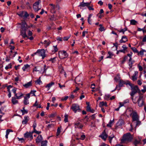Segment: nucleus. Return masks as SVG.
Returning a JSON list of instances; mask_svg holds the SVG:
<instances>
[{
    "label": "nucleus",
    "mask_w": 146,
    "mask_h": 146,
    "mask_svg": "<svg viewBox=\"0 0 146 146\" xmlns=\"http://www.w3.org/2000/svg\"><path fill=\"white\" fill-rule=\"evenodd\" d=\"M128 56H127H127H125L123 60L121 61V63L122 64L124 63L126 61V60L128 58Z\"/></svg>",
    "instance_id": "nucleus-45"
},
{
    "label": "nucleus",
    "mask_w": 146,
    "mask_h": 146,
    "mask_svg": "<svg viewBox=\"0 0 146 146\" xmlns=\"http://www.w3.org/2000/svg\"><path fill=\"white\" fill-rule=\"evenodd\" d=\"M40 2V0L35 2L33 5V8L35 12H37L41 9V7L39 6V5Z\"/></svg>",
    "instance_id": "nucleus-7"
},
{
    "label": "nucleus",
    "mask_w": 146,
    "mask_h": 146,
    "mask_svg": "<svg viewBox=\"0 0 146 146\" xmlns=\"http://www.w3.org/2000/svg\"><path fill=\"white\" fill-rule=\"evenodd\" d=\"M131 87V92L130 94L131 96L132 97L131 99L133 101L134 103H136V102H135L134 101L133 99V97L134 95L137 92L140 93V90L139 89L138 87L137 86H133L131 84V86H130Z\"/></svg>",
    "instance_id": "nucleus-2"
},
{
    "label": "nucleus",
    "mask_w": 146,
    "mask_h": 146,
    "mask_svg": "<svg viewBox=\"0 0 146 146\" xmlns=\"http://www.w3.org/2000/svg\"><path fill=\"white\" fill-rule=\"evenodd\" d=\"M54 84V82H51L47 84V85L45 86V88H47V90L48 91L49 90L50 88Z\"/></svg>",
    "instance_id": "nucleus-22"
},
{
    "label": "nucleus",
    "mask_w": 146,
    "mask_h": 146,
    "mask_svg": "<svg viewBox=\"0 0 146 146\" xmlns=\"http://www.w3.org/2000/svg\"><path fill=\"white\" fill-rule=\"evenodd\" d=\"M132 53L131 52L130 54H127V56L129 57V61H132V59L131 58L132 56Z\"/></svg>",
    "instance_id": "nucleus-47"
},
{
    "label": "nucleus",
    "mask_w": 146,
    "mask_h": 146,
    "mask_svg": "<svg viewBox=\"0 0 146 146\" xmlns=\"http://www.w3.org/2000/svg\"><path fill=\"white\" fill-rule=\"evenodd\" d=\"M38 52V55L42 57V59H43L46 57L45 51L44 49L38 50L37 51Z\"/></svg>",
    "instance_id": "nucleus-8"
},
{
    "label": "nucleus",
    "mask_w": 146,
    "mask_h": 146,
    "mask_svg": "<svg viewBox=\"0 0 146 146\" xmlns=\"http://www.w3.org/2000/svg\"><path fill=\"white\" fill-rule=\"evenodd\" d=\"M36 122L35 121L34 122L33 124V130L36 129L35 128L36 127Z\"/></svg>",
    "instance_id": "nucleus-54"
},
{
    "label": "nucleus",
    "mask_w": 146,
    "mask_h": 146,
    "mask_svg": "<svg viewBox=\"0 0 146 146\" xmlns=\"http://www.w3.org/2000/svg\"><path fill=\"white\" fill-rule=\"evenodd\" d=\"M35 83H37L38 84H42V82L40 80V77L37 80H36L35 81Z\"/></svg>",
    "instance_id": "nucleus-39"
},
{
    "label": "nucleus",
    "mask_w": 146,
    "mask_h": 146,
    "mask_svg": "<svg viewBox=\"0 0 146 146\" xmlns=\"http://www.w3.org/2000/svg\"><path fill=\"white\" fill-rule=\"evenodd\" d=\"M134 144L135 145V146H137V145L141 144V142H140L139 141L137 140V139H135L133 142Z\"/></svg>",
    "instance_id": "nucleus-37"
},
{
    "label": "nucleus",
    "mask_w": 146,
    "mask_h": 146,
    "mask_svg": "<svg viewBox=\"0 0 146 146\" xmlns=\"http://www.w3.org/2000/svg\"><path fill=\"white\" fill-rule=\"evenodd\" d=\"M26 30H21V35L22 36L23 38L27 37L28 39L29 37L26 34Z\"/></svg>",
    "instance_id": "nucleus-18"
},
{
    "label": "nucleus",
    "mask_w": 146,
    "mask_h": 146,
    "mask_svg": "<svg viewBox=\"0 0 146 146\" xmlns=\"http://www.w3.org/2000/svg\"><path fill=\"white\" fill-rule=\"evenodd\" d=\"M138 106L139 107H142L144 104L143 96H140L139 98L137 101Z\"/></svg>",
    "instance_id": "nucleus-11"
},
{
    "label": "nucleus",
    "mask_w": 146,
    "mask_h": 146,
    "mask_svg": "<svg viewBox=\"0 0 146 146\" xmlns=\"http://www.w3.org/2000/svg\"><path fill=\"white\" fill-rule=\"evenodd\" d=\"M5 87H7V91L8 92H11L10 91V89L13 87L11 85H9L8 86H7V85H6L5 86Z\"/></svg>",
    "instance_id": "nucleus-44"
},
{
    "label": "nucleus",
    "mask_w": 146,
    "mask_h": 146,
    "mask_svg": "<svg viewBox=\"0 0 146 146\" xmlns=\"http://www.w3.org/2000/svg\"><path fill=\"white\" fill-rule=\"evenodd\" d=\"M17 88H14L12 90V91L14 94L15 97H16L17 99H21L23 96V94L21 92H16Z\"/></svg>",
    "instance_id": "nucleus-3"
},
{
    "label": "nucleus",
    "mask_w": 146,
    "mask_h": 146,
    "mask_svg": "<svg viewBox=\"0 0 146 146\" xmlns=\"http://www.w3.org/2000/svg\"><path fill=\"white\" fill-rule=\"evenodd\" d=\"M86 137L85 135H82L81 136L80 139L81 140H84Z\"/></svg>",
    "instance_id": "nucleus-62"
},
{
    "label": "nucleus",
    "mask_w": 146,
    "mask_h": 146,
    "mask_svg": "<svg viewBox=\"0 0 146 146\" xmlns=\"http://www.w3.org/2000/svg\"><path fill=\"white\" fill-rule=\"evenodd\" d=\"M24 104L25 105H27L29 104V100L26 98H24Z\"/></svg>",
    "instance_id": "nucleus-40"
},
{
    "label": "nucleus",
    "mask_w": 146,
    "mask_h": 146,
    "mask_svg": "<svg viewBox=\"0 0 146 146\" xmlns=\"http://www.w3.org/2000/svg\"><path fill=\"white\" fill-rule=\"evenodd\" d=\"M123 84H129L130 86H131V84L129 81H124L122 80H120L119 84V86L120 87H122Z\"/></svg>",
    "instance_id": "nucleus-12"
},
{
    "label": "nucleus",
    "mask_w": 146,
    "mask_h": 146,
    "mask_svg": "<svg viewBox=\"0 0 146 146\" xmlns=\"http://www.w3.org/2000/svg\"><path fill=\"white\" fill-rule=\"evenodd\" d=\"M29 118L28 116H25L24 117V119L22 121V123L23 124H26L29 121Z\"/></svg>",
    "instance_id": "nucleus-26"
},
{
    "label": "nucleus",
    "mask_w": 146,
    "mask_h": 146,
    "mask_svg": "<svg viewBox=\"0 0 146 146\" xmlns=\"http://www.w3.org/2000/svg\"><path fill=\"white\" fill-rule=\"evenodd\" d=\"M16 97L15 96L12 98L11 102L13 104H15L18 103V101Z\"/></svg>",
    "instance_id": "nucleus-23"
},
{
    "label": "nucleus",
    "mask_w": 146,
    "mask_h": 146,
    "mask_svg": "<svg viewBox=\"0 0 146 146\" xmlns=\"http://www.w3.org/2000/svg\"><path fill=\"white\" fill-rule=\"evenodd\" d=\"M49 6H50V12L52 13H55L56 11L57 5L52 3H50L49 4Z\"/></svg>",
    "instance_id": "nucleus-9"
},
{
    "label": "nucleus",
    "mask_w": 146,
    "mask_h": 146,
    "mask_svg": "<svg viewBox=\"0 0 146 146\" xmlns=\"http://www.w3.org/2000/svg\"><path fill=\"white\" fill-rule=\"evenodd\" d=\"M133 139V137L129 133L124 134L121 140V143H123L127 142H130Z\"/></svg>",
    "instance_id": "nucleus-1"
},
{
    "label": "nucleus",
    "mask_w": 146,
    "mask_h": 146,
    "mask_svg": "<svg viewBox=\"0 0 146 146\" xmlns=\"http://www.w3.org/2000/svg\"><path fill=\"white\" fill-rule=\"evenodd\" d=\"M59 57L60 59H64L66 58L68 56V54L64 50L60 51L58 52Z\"/></svg>",
    "instance_id": "nucleus-6"
},
{
    "label": "nucleus",
    "mask_w": 146,
    "mask_h": 146,
    "mask_svg": "<svg viewBox=\"0 0 146 146\" xmlns=\"http://www.w3.org/2000/svg\"><path fill=\"white\" fill-rule=\"evenodd\" d=\"M131 49L134 52L136 53H139L138 51L135 47H131Z\"/></svg>",
    "instance_id": "nucleus-52"
},
{
    "label": "nucleus",
    "mask_w": 146,
    "mask_h": 146,
    "mask_svg": "<svg viewBox=\"0 0 146 146\" xmlns=\"http://www.w3.org/2000/svg\"><path fill=\"white\" fill-rule=\"evenodd\" d=\"M122 48H123L122 49L120 50V51L121 52H123V53H125L126 52H127V47H126V46L124 44L122 46Z\"/></svg>",
    "instance_id": "nucleus-19"
},
{
    "label": "nucleus",
    "mask_w": 146,
    "mask_h": 146,
    "mask_svg": "<svg viewBox=\"0 0 146 146\" xmlns=\"http://www.w3.org/2000/svg\"><path fill=\"white\" fill-rule=\"evenodd\" d=\"M41 143V146H46L48 141L47 140L42 141L40 142Z\"/></svg>",
    "instance_id": "nucleus-30"
},
{
    "label": "nucleus",
    "mask_w": 146,
    "mask_h": 146,
    "mask_svg": "<svg viewBox=\"0 0 146 146\" xmlns=\"http://www.w3.org/2000/svg\"><path fill=\"white\" fill-rule=\"evenodd\" d=\"M58 50V49L57 47V45L53 46V49L52 50V52L53 53H55L57 52Z\"/></svg>",
    "instance_id": "nucleus-27"
},
{
    "label": "nucleus",
    "mask_w": 146,
    "mask_h": 146,
    "mask_svg": "<svg viewBox=\"0 0 146 146\" xmlns=\"http://www.w3.org/2000/svg\"><path fill=\"white\" fill-rule=\"evenodd\" d=\"M127 101L126 102H119V108H120L122 106H123L124 104L127 103V102H129V100H127Z\"/></svg>",
    "instance_id": "nucleus-43"
},
{
    "label": "nucleus",
    "mask_w": 146,
    "mask_h": 146,
    "mask_svg": "<svg viewBox=\"0 0 146 146\" xmlns=\"http://www.w3.org/2000/svg\"><path fill=\"white\" fill-rule=\"evenodd\" d=\"M127 28L126 27H125L124 29H122L120 30H118V31L119 32V33H121L122 32L123 33V34H124V32L126 31H127Z\"/></svg>",
    "instance_id": "nucleus-36"
},
{
    "label": "nucleus",
    "mask_w": 146,
    "mask_h": 146,
    "mask_svg": "<svg viewBox=\"0 0 146 146\" xmlns=\"http://www.w3.org/2000/svg\"><path fill=\"white\" fill-rule=\"evenodd\" d=\"M130 24L131 25H135L137 23V22L134 19H132L130 20Z\"/></svg>",
    "instance_id": "nucleus-33"
},
{
    "label": "nucleus",
    "mask_w": 146,
    "mask_h": 146,
    "mask_svg": "<svg viewBox=\"0 0 146 146\" xmlns=\"http://www.w3.org/2000/svg\"><path fill=\"white\" fill-rule=\"evenodd\" d=\"M28 35L29 36H31L32 35L33 33L31 31L29 30L28 32Z\"/></svg>",
    "instance_id": "nucleus-64"
},
{
    "label": "nucleus",
    "mask_w": 146,
    "mask_h": 146,
    "mask_svg": "<svg viewBox=\"0 0 146 146\" xmlns=\"http://www.w3.org/2000/svg\"><path fill=\"white\" fill-rule=\"evenodd\" d=\"M42 70V68L40 66H36L34 68L33 70V72L34 71H40L41 72Z\"/></svg>",
    "instance_id": "nucleus-24"
},
{
    "label": "nucleus",
    "mask_w": 146,
    "mask_h": 146,
    "mask_svg": "<svg viewBox=\"0 0 146 146\" xmlns=\"http://www.w3.org/2000/svg\"><path fill=\"white\" fill-rule=\"evenodd\" d=\"M61 132V129L59 127H58L57 128L56 132V136H58Z\"/></svg>",
    "instance_id": "nucleus-46"
},
{
    "label": "nucleus",
    "mask_w": 146,
    "mask_h": 146,
    "mask_svg": "<svg viewBox=\"0 0 146 146\" xmlns=\"http://www.w3.org/2000/svg\"><path fill=\"white\" fill-rule=\"evenodd\" d=\"M134 62V61L133 60L132 61L129 62L128 64L129 66L131 67H132L133 66V64Z\"/></svg>",
    "instance_id": "nucleus-51"
},
{
    "label": "nucleus",
    "mask_w": 146,
    "mask_h": 146,
    "mask_svg": "<svg viewBox=\"0 0 146 146\" xmlns=\"http://www.w3.org/2000/svg\"><path fill=\"white\" fill-rule=\"evenodd\" d=\"M99 137H101L104 141L106 140V138L108 137V135L105 132V130L102 133L101 135L99 136Z\"/></svg>",
    "instance_id": "nucleus-15"
},
{
    "label": "nucleus",
    "mask_w": 146,
    "mask_h": 146,
    "mask_svg": "<svg viewBox=\"0 0 146 146\" xmlns=\"http://www.w3.org/2000/svg\"><path fill=\"white\" fill-rule=\"evenodd\" d=\"M143 89L141 90V91L143 93H145L146 92V86H143Z\"/></svg>",
    "instance_id": "nucleus-60"
},
{
    "label": "nucleus",
    "mask_w": 146,
    "mask_h": 146,
    "mask_svg": "<svg viewBox=\"0 0 146 146\" xmlns=\"http://www.w3.org/2000/svg\"><path fill=\"white\" fill-rule=\"evenodd\" d=\"M32 85V81H31L26 84L23 85V86L25 88H28Z\"/></svg>",
    "instance_id": "nucleus-21"
},
{
    "label": "nucleus",
    "mask_w": 146,
    "mask_h": 146,
    "mask_svg": "<svg viewBox=\"0 0 146 146\" xmlns=\"http://www.w3.org/2000/svg\"><path fill=\"white\" fill-rule=\"evenodd\" d=\"M144 52H146V50L144 49H142L139 52V53H137L139 55L143 56L144 54Z\"/></svg>",
    "instance_id": "nucleus-38"
},
{
    "label": "nucleus",
    "mask_w": 146,
    "mask_h": 146,
    "mask_svg": "<svg viewBox=\"0 0 146 146\" xmlns=\"http://www.w3.org/2000/svg\"><path fill=\"white\" fill-rule=\"evenodd\" d=\"M113 121V120H110L108 123L107 125V126L108 127H111V124Z\"/></svg>",
    "instance_id": "nucleus-49"
},
{
    "label": "nucleus",
    "mask_w": 146,
    "mask_h": 146,
    "mask_svg": "<svg viewBox=\"0 0 146 146\" xmlns=\"http://www.w3.org/2000/svg\"><path fill=\"white\" fill-rule=\"evenodd\" d=\"M32 132H33V133H35L38 135L41 133V131H37L36 129L33 130V131Z\"/></svg>",
    "instance_id": "nucleus-57"
},
{
    "label": "nucleus",
    "mask_w": 146,
    "mask_h": 146,
    "mask_svg": "<svg viewBox=\"0 0 146 146\" xmlns=\"http://www.w3.org/2000/svg\"><path fill=\"white\" fill-rule=\"evenodd\" d=\"M92 15V14H90L89 15L88 17V23L90 25L91 24L92 20L91 19V18Z\"/></svg>",
    "instance_id": "nucleus-29"
},
{
    "label": "nucleus",
    "mask_w": 146,
    "mask_h": 146,
    "mask_svg": "<svg viewBox=\"0 0 146 146\" xmlns=\"http://www.w3.org/2000/svg\"><path fill=\"white\" fill-rule=\"evenodd\" d=\"M71 109L75 113H76L77 112L80 111H81L79 106L76 104H73L71 107Z\"/></svg>",
    "instance_id": "nucleus-5"
},
{
    "label": "nucleus",
    "mask_w": 146,
    "mask_h": 146,
    "mask_svg": "<svg viewBox=\"0 0 146 146\" xmlns=\"http://www.w3.org/2000/svg\"><path fill=\"white\" fill-rule=\"evenodd\" d=\"M68 115L66 113H65L64 115V121L66 123L68 122Z\"/></svg>",
    "instance_id": "nucleus-42"
},
{
    "label": "nucleus",
    "mask_w": 146,
    "mask_h": 146,
    "mask_svg": "<svg viewBox=\"0 0 146 146\" xmlns=\"http://www.w3.org/2000/svg\"><path fill=\"white\" fill-rule=\"evenodd\" d=\"M100 107H102L104 106H107V105L106 102H100L99 104Z\"/></svg>",
    "instance_id": "nucleus-34"
},
{
    "label": "nucleus",
    "mask_w": 146,
    "mask_h": 146,
    "mask_svg": "<svg viewBox=\"0 0 146 146\" xmlns=\"http://www.w3.org/2000/svg\"><path fill=\"white\" fill-rule=\"evenodd\" d=\"M12 65L11 63L9 64L7 66L5 67V69L6 70H7L9 68H12Z\"/></svg>",
    "instance_id": "nucleus-48"
},
{
    "label": "nucleus",
    "mask_w": 146,
    "mask_h": 146,
    "mask_svg": "<svg viewBox=\"0 0 146 146\" xmlns=\"http://www.w3.org/2000/svg\"><path fill=\"white\" fill-rule=\"evenodd\" d=\"M18 15L21 17H24L25 18H27L29 16V15L27 12L25 11H23L19 12Z\"/></svg>",
    "instance_id": "nucleus-13"
},
{
    "label": "nucleus",
    "mask_w": 146,
    "mask_h": 146,
    "mask_svg": "<svg viewBox=\"0 0 146 146\" xmlns=\"http://www.w3.org/2000/svg\"><path fill=\"white\" fill-rule=\"evenodd\" d=\"M43 139L42 136L41 135H38L36 139V142L37 143H39L41 142Z\"/></svg>",
    "instance_id": "nucleus-20"
},
{
    "label": "nucleus",
    "mask_w": 146,
    "mask_h": 146,
    "mask_svg": "<svg viewBox=\"0 0 146 146\" xmlns=\"http://www.w3.org/2000/svg\"><path fill=\"white\" fill-rule=\"evenodd\" d=\"M137 79V77L135 75H134L132 76V80L133 81H135Z\"/></svg>",
    "instance_id": "nucleus-59"
},
{
    "label": "nucleus",
    "mask_w": 146,
    "mask_h": 146,
    "mask_svg": "<svg viewBox=\"0 0 146 146\" xmlns=\"http://www.w3.org/2000/svg\"><path fill=\"white\" fill-rule=\"evenodd\" d=\"M127 41V38L126 36H123L122 37L121 39L119 41L120 43H125Z\"/></svg>",
    "instance_id": "nucleus-25"
},
{
    "label": "nucleus",
    "mask_w": 146,
    "mask_h": 146,
    "mask_svg": "<svg viewBox=\"0 0 146 146\" xmlns=\"http://www.w3.org/2000/svg\"><path fill=\"white\" fill-rule=\"evenodd\" d=\"M100 27V28L99 29V30L100 31L102 32L104 31L105 30V29H104V28L102 27V24H100L99 25Z\"/></svg>",
    "instance_id": "nucleus-41"
},
{
    "label": "nucleus",
    "mask_w": 146,
    "mask_h": 146,
    "mask_svg": "<svg viewBox=\"0 0 146 146\" xmlns=\"http://www.w3.org/2000/svg\"><path fill=\"white\" fill-rule=\"evenodd\" d=\"M11 132H13V131L12 130L10 129H7L6 131V134L5 135V137L6 139L8 138V135L9 133Z\"/></svg>",
    "instance_id": "nucleus-31"
},
{
    "label": "nucleus",
    "mask_w": 146,
    "mask_h": 146,
    "mask_svg": "<svg viewBox=\"0 0 146 146\" xmlns=\"http://www.w3.org/2000/svg\"><path fill=\"white\" fill-rule=\"evenodd\" d=\"M74 127L76 128H78L79 129H82L83 127V125L80 122H77L74 123Z\"/></svg>",
    "instance_id": "nucleus-14"
},
{
    "label": "nucleus",
    "mask_w": 146,
    "mask_h": 146,
    "mask_svg": "<svg viewBox=\"0 0 146 146\" xmlns=\"http://www.w3.org/2000/svg\"><path fill=\"white\" fill-rule=\"evenodd\" d=\"M108 54H109V56H108L107 58H111L112 56H113V54L110 51H109L108 52Z\"/></svg>",
    "instance_id": "nucleus-55"
},
{
    "label": "nucleus",
    "mask_w": 146,
    "mask_h": 146,
    "mask_svg": "<svg viewBox=\"0 0 146 146\" xmlns=\"http://www.w3.org/2000/svg\"><path fill=\"white\" fill-rule=\"evenodd\" d=\"M120 74H118L117 75V76L114 78V80L116 82H117L120 80Z\"/></svg>",
    "instance_id": "nucleus-32"
},
{
    "label": "nucleus",
    "mask_w": 146,
    "mask_h": 146,
    "mask_svg": "<svg viewBox=\"0 0 146 146\" xmlns=\"http://www.w3.org/2000/svg\"><path fill=\"white\" fill-rule=\"evenodd\" d=\"M135 121H136V126H139L141 124V122L139 120V119Z\"/></svg>",
    "instance_id": "nucleus-58"
},
{
    "label": "nucleus",
    "mask_w": 146,
    "mask_h": 146,
    "mask_svg": "<svg viewBox=\"0 0 146 146\" xmlns=\"http://www.w3.org/2000/svg\"><path fill=\"white\" fill-rule=\"evenodd\" d=\"M130 116L132 115V121L134 122L139 120V117L136 111H133V112L130 114Z\"/></svg>",
    "instance_id": "nucleus-4"
},
{
    "label": "nucleus",
    "mask_w": 146,
    "mask_h": 146,
    "mask_svg": "<svg viewBox=\"0 0 146 146\" xmlns=\"http://www.w3.org/2000/svg\"><path fill=\"white\" fill-rule=\"evenodd\" d=\"M43 44H45L46 47H47L48 46H49L50 43V40H45L43 42Z\"/></svg>",
    "instance_id": "nucleus-28"
},
{
    "label": "nucleus",
    "mask_w": 146,
    "mask_h": 146,
    "mask_svg": "<svg viewBox=\"0 0 146 146\" xmlns=\"http://www.w3.org/2000/svg\"><path fill=\"white\" fill-rule=\"evenodd\" d=\"M33 132H27L24 134V137L25 138L28 139V140L31 141L33 138Z\"/></svg>",
    "instance_id": "nucleus-10"
},
{
    "label": "nucleus",
    "mask_w": 146,
    "mask_h": 146,
    "mask_svg": "<svg viewBox=\"0 0 146 146\" xmlns=\"http://www.w3.org/2000/svg\"><path fill=\"white\" fill-rule=\"evenodd\" d=\"M30 66L28 64H26L23 67L22 69L23 71H25L26 70L29 68Z\"/></svg>",
    "instance_id": "nucleus-35"
},
{
    "label": "nucleus",
    "mask_w": 146,
    "mask_h": 146,
    "mask_svg": "<svg viewBox=\"0 0 146 146\" xmlns=\"http://www.w3.org/2000/svg\"><path fill=\"white\" fill-rule=\"evenodd\" d=\"M58 85L59 86V87L61 88V89H62L63 88H64L65 87V86L64 85H61L60 84V83H58Z\"/></svg>",
    "instance_id": "nucleus-63"
},
{
    "label": "nucleus",
    "mask_w": 146,
    "mask_h": 146,
    "mask_svg": "<svg viewBox=\"0 0 146 146\" xmlns=\"http://www.w3.org/2000/svg\"><path fill=\"white\" fill-rule=\"evenodd\" d=\"M90 3H84L83 1L82 2L80 3V4L79 6V7H80L81 8V7H84L85 6L88 7L89 6H90Z\"/></svg>",
    "instance_id": "nucleus-16"
},
{
    "label": "nucleus",
    "mask_w": 146,
    "mask_h": 146,
    "mask_svg": "<svg viewBox=\"0 0 146 146\" xmlns=\"http://www.w3.org/2000/svg\"><path fill=\"white\" fill-rule=\"evenodd\" d=\"M26 5H27L28 8H29L30 9H31V5L30 4L29 2H27L26 3Z\"/></svg>",
    "instance_id": "nucleus-61"
},
{
    "label": "nucleus",
    "mask_w": 146,
    "mask_h": 146,
    "mask_svg": "<svg viewBox=\"0 0 146 146\" xmlns=\"http://www.w3.org/2000/svg\"><path fill=\"white\" fill-rule=\"evenodd\" d=\"M20 24L21 26L22 30H27V25L25 21H22Z\"/></svg>",
    "instance_id": "nucleus-17"
},
{
    "label": "nucleus",
    "mask_w": 146,
    "mask_h": 146,
    "mask_svg": "<svg viewBox=\"0 0 146 146\" xmlns=\"http://www.w3.org/2000/svg\"><path fill=\"white\" fill-rule=\"evenodd\" d=\"M21 111L22 113V115H23L27 113L28 112V111L27 110H21Z\"/></svg>",
    "instance_id": "nucleus-56"
},
{
    "label": "nucleus",
    "mask_w": 146,
    "mask_h": 146,
    "mask_svg": "<svg viewBox=\"0 0 146 146\" xmlns=\"http://www.w3.org/2000/svg\"><path fill=\"white\" fill-rule=\"evenodd\" d=\"M118 123H119V125H122L124 124V122L123 120L122 119H121L119 120L118 121Z\"/></svg>",
    "instance_id": "nucleus-50"
},
{
    "label": "nucleus",
    "mask_w": 146,
    "mask_h": 146,
    "mask_svg": "<svg viewBox=\"0 0 146 146\" xmlns=\"http://www.w3.org/2000/svg\"><path fill=\"white\" fill-rule=\"evenodd\" d=\"M110 96L109 94L106 95L104 97V98L106 100H108L110 98Z\"/></svg>",
    "instance_id": "nucleus-53"
}]
</instances>
